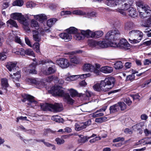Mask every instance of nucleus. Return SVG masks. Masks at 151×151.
Here are the masks:
<instances>
[{
    "label": "nucleus",
    "mask_w": 151,
    "mask_h": 151,
    "mask_svg": "<svg viewBox=\"0 0 151 151\" xmlns=\"http://www.w3.org/2000/svg\"><path fill=\"white\" fill-rule=\"evenodd\" d=\"M124 101L129 106L131 105L132 103V101L129 97H127L124 99Z\"/></svg>",
    "instance_id": "69168bd1"
},
{
    "label": "nucleus",
    "mask_w": 151,
    "mask_h": 151,
    "mask_svg": "<svg viewBox=\"0 0 151 151\" xmlns=\"http://www.w3.org/2000/svg\"><path fill=\"white\" fill-rule=\"evenodd\" d=\"M51 60H40L38 62V65H39L40 64L43 65L45 64V63H49L51 62Z\"/></svg>",
    "instance_id": "052dcab7"
},
{
    "label": "nucleus",
    "mask_w": 151,
    "mask_h": 151,
    "mask_svg": "<svg viewBox=\"0 0 151 151\" xmlns=\"http://www.w3.org/2000/svg\"><path fill=\"white\" fill-rule=\"evenodd\" d=\"M44 111L53 110L56 112H60L63 110V105L61 103H55L54 104L46 103L41 106Z\"/></svg>",
    "instance_id": "423d86ee"
},
{
    "label": "nucleus",
    "mask_w": 151,
    "mask_h": 151,
    "mask_svg": "<svg viewBox=\"0 0 151 151\" xmlns=\"http://www.w3.org/2000/svg\"><path fill=\"white\" fill-rule=\"evenodd\" d=\"M114 66L116 69H121L123 67L122 63L121 61L116 62L114 64Z\"/></svg>",
    "instance_id": "c756f323"
},
{
    "label": "nucleus",
    "mask_w": 151,
    "mask_h": 151,
    "mask_svg": "<svg viewBox=\"0 0 151 151\" xmlns=\"http://www.w3.org/2000/svg\"><path fill=\"white\" fill-rule=\"evenodd\" d=\"M77 29L73 27H71L67 29V31L69 34H76L78 31Z\"/></svg>",
    "instance_id": "7c9ffc66"
},
{
    "label": "nucleus",
    "mask_w": 151,
    "mask_h": 151,
    "mask_svg": "<svg viewBox=\"0 0 151 151\" xmlns=\"http://www.w3.org/2000/svg\"><path fill=\"white\" fill-rule=\"evenodd\" d=\"M31 25L32 27H34L37 29H38L39 28V26L37 22L34 19L32 20L31 22Z\"/></svg>",
    "instance_id": "2f4dec72"
},
{
    "label": "nucleus",
    "mask_w": 151,
    "mask_h": 151,
    "mask_svg": "<svg viewBox=\"0 0 151 151\" xmlns=\"http://www.w3.org/2000/svg\"><path fill=\"white\" fill-rule=\"evenodd\" d=\"M80 31V30L78 31L74 35V39L77 40H82L84 39V36L82 35Z\"/></svg>",
    "instance_id": "b1692460"
},
{
    "label": "nucleus",
    "mask_w": 151,
    "mask_h": 151,
    "mask_svg": "<svg viewBox=\"0 0 151 151\" xmlns=\"http://www.w3.org/2000/svg\"><path fill=\"white\" fill-rule=\"evenodd\" d=\"M134 27V25L132 22H128L125 24L124 28L126 30H130L133 29Z\"/></svg>",
    "instance_id": "a878e982"
},
{
    "label": "nucleus",
    "mask_w": 151,
    "mask_h": 151,
    "mask_svg": "<svg viewBox=\"0 0 151 151\" xmlns=\"http://www.w3.org/2000/svg\"><path fill=\"white\" fill-rule=\"evenodd\" d=\"M57 69L55 65H52L48 68L47 70L45 71V74L49 75L53 74L56 72Z\"/></svg>",
    "instance_id": "aec40b11"
},
{
    "label": "nucleus",
    "mask_w": 151,
    "mask_h": 151,
    "mask_svg": "<svg viewBox=\"0 0 151 151\" xmlns=\"http://www.w3.org/2000/svg\"><path fill=\"white\" fill-rule=\"evenodd\" d=\"M6 23L8 26H9L8 24H9L15 27H18L17 25L16 22L12 19H10L8 20L6 22Z\"/></svg>",
    "instance_id": "ea45409f"
},
{
    "label": "nucleus",
    "mask_w": 151,
    "mask_h": 151,
    "mask_svg": "<svg viewBox=\"0 0 151 151\" xmlns=\"http://www.w3.org/2000/svg\"><path fill=\"white\" fill-rule=\"evenodd\" d=\"M13 77H12V80L14 83L16 82H19L20 80L21 76H18V77H17V76H12Z\"/></svg>",
    "instance_id": "4d7b16f0"
},
{
    "label": "nucleus",
    "mask_w": 151,
    "mask_h": 151,
    "mask_svg": "<svg viewBox=\"0 0 151 151\" xmlns=\"http://www.w3.org/2000/svg\"><path fill=\"white\" fill-rule=\"evenodd\" d=\"M14 41L15 42L19 44H22L21 39L18 36H16L15 37Z\"/></svg>",
    "instance_id": "774afa93"
},
{
    "label": "nucleus",
    "mask_w": 151,
    "mask_h": 151,
    "mask_svg": "<svg viewBox=\"0 0 151 151\" xmlns=\"http://www.w3.org/2000/svg\"><path fill=\"white\" fill-rule=\"evenodd\" d=\"M117 104L119 107V108H120L122 111L124 110L127 108V105L123 102H118Z\"/></svg>",
    "instance_id": "473e14b6"
},
{
    "label": "nucleus",
    "mask_w": 151,
    "mask_h": 151,
    "mask_svg": "<svg viewBox=\"0 0 151 151\" xmlns=\"http://www.w3.org/2000/svg\"><path fill=\"white\" fill-rule=\"evenodd\" d=\"M134 2L133 0H116L115 4H111L110 3L109 5L112 6H117L116 11L123 16L126 15L125 11L127 10L129 16L135 17L137 16L136 9L133 7H131Z\"/></svg>",
    "instance_id": "f257e3e1"
},
{
    "label": "nucleus",
    "mask_w": 151,
    "mask_h": 151,
    "mask_svg": "<svg viewBox=\"0 0 151 151\" xmlns=\"http://www.w3.org/2000/svg\"><path fill=\"white\" fill-rule=\"evenodd\" d=\"M6 53L5 52H2L0 53V60H4L6 59Z\"/></svg>",
    "instance_id": "5fc2aeb1"
},
{
    "label": "nucleus",
    "mask_w": 151,
    "mask_h": 151,
    "mask_svg": "<svg viewBox=\"0 0 151 151\" xmlns=\"http://www.w3.org/2000/svg\"><path fill=\"white\" fill-rule=\"evenodd\" d=\"M141 9L142 11L144 12L145 13H146L147 14L150 13L151 11L150 7L147 5H144Z\"/></svg>",
    "instance_id": "c9c22d12"
},
{
    "label": "nucleus",
    "mask_w": 151,
    "mask_h": 151,
    "mask_svg": "<svg viewBox=\"0 0 151 151\" xmlns=\"http://www.w3.org/2000/svg\"><path fill=\"white\" fill-rule=\"evenodd\" d=\"M145 27H151V19L149 18L144 23Z\"/></svg>",
    "instance_id": "a18cd8bd"
},
{
    "label": "nucleus",
    "mask_w": 151,
    "mask_h": 151,
    "mask_svg": "<svg viewBox=\"0 0 151 151\" xmlns=\"http://www.w3.org/2000/svg\"><path fill=\"white\" fill-rule=\"evenodd\" d=\"M27 83L29 84H35L42 86H46L47 85V79L43 80L42 81H39L38 79L31 78H28L25 80Z\"/></svg>",
    "instance_id": "6e6552de"
},
{
    "label": "nucleus",
    "mask_w": 151,
    "mask_h": 151,
    "mask_svg": "<svg viewBox=\"0 0 151 151\" xmlns=\"http://www.w3.org/2000/svg\"><path fill=\"white\" fill-rule=\"evenodd\" d=\"M88 139L87 137H81V138L78 139V142L79 143H84L88 141Z\"/></svg>",
    "instance_id": "603ef678"
},
{
    "label": "nucleus",
    "mask_w": 151,
    "mask_h": 151,
    "mask_svg": "<svg viewBox=\"0 0 151 151\" xmlns=\"http://www.w3.org/2000/svg\"><path fill=\"white\" fill-rule=\"evenodd\" d=\"M115 78L113 77L106 78L104 80L101 81L100 83H97L93 86L94 90L96 91H100L102 90L106 91L111 89L114 86Z\"/></svg>",
    "instance_id": "7ed1b4c3"
},
{
    "label": "nucleus",
    "mask_w": 151,
    "mask_h": 151,
    "mask_svg": "<svg viewBox=\"0 0 151 151\" xmlns=\"http://www.w3.org/2000/svg\"><path fill=\"white\" fill-rule=\"evenodd\" d=\"M96 15V13L93 12L90 13H86V14L84 15V16L86 17L89 18L91 17H94Z\"/></svg>",
    "instance_id": "6e6d98bb"
},
{
    "label": "nucleus",
    "mask_w": 151,
    "mask_h": 151,
    "mask_svg": "<svg viewBox=\"0 0 151 151\" xmlns=\"http://www.w3.org/2000/svg\"><path fill=\"white\" fill-rule=\"evenodd\" d=\"M124 140V138L123 137H119L113 140V142H119V141L123 142Z\"/></svg>",
    "instance_id": "de8ad7c7"
},
{
    "label": "nucleus",
    "mask_w": 151,
    "mask_h": 151,
    "mask_svg": "<svg viewBox=\"0 0 151 151\" xmlns=\"http://www.w3.org/2000/svg\"><path fill=\"white\" fill-rule=\"evenodd\" d=\"M72 13L73 14L78 15H84L86 14V13L83 12L82 11L76 10L73 11Z\"/></svg>",
    "instance_id": "37998d69"
},
{
    "label": "nucleus",
    "mask_w": 151,
    "mask_h": 151,
    "mask_svg": "<svg viewBox=\"0 0 151 151\" xmlns=\"http://www.w3.org/2000/svg\"><path fill=\"white\" fill-rule=\"evenodd\" d=\"M28 121L27 119V117L26 116L23 117V116H20L18 117L17 118L16 122H19L20 121Z\"/></svg>",
    "instance_id": "864d4df0"
},
{
    "label": "nucleus",
    "mask_w": 151,
    "mask_h": 151,
    "mask_svg": "<svg viewBox=\"0 0 151 151\" xmlns=\"http://www.w3.org/2000/svg\"><path fill=\"white\" fill-rule=\"evenodd\" d=\"M25 54L34 57H35L33 51L30 49H28L25 50Z\"/></svg>",
    "instance_id": "e433bc0d"
},
{
    "label": "nucleus",
    "mask_w": 151,
    "mask_h": 151,
    "mask_svg": "<svg viewBox=\"0 0 151 151\" xmlns=\"http://www.w3.org/2000/svg\"><path fill=\"white\" fill-rule=\"evenodd\" d=\"M17 63L9 62L6 65V67L9 71H14L15 69H18V67L17 66Z\"/></svg>",
    "instance_id": "2eb2a0df"
},
{
    "label": "nucleus",
    "mask_w": 151,
    "mask_h": 151,
    "mask_svg": "<svg viewBox=\"0 0 151 151\" xmlns=\"http://www.w3.org/2000/svg\"><path fill=\"white\" fill-rule=\"evenodd\" d=\"M36 5L32 1L28 2L27 3L26 6L27 8H32L35 7Z\"/></svg>",
    "instance_id": "09e8293b"
},
{
    "label": "nucleus",
    "mask_w": 151,
    "mask_h": 151,
    "mask_svg": "<svg viewBox=\"0 0 151 151\" xmlns=\"http://www.w3.org/2000/svg\"><path fill=\"white\" fill-rule=\"evenodd\" d=\"M143 4L142 2L140 1L136 2V5L137 6V10L139 13V15L140 16H141V17H142V16L144 14V12H141L140 9H142L144 5Z\"/></svg>",
    "instance_id": "4be33fe9"
},
{
    "label": "nucleus",
    "mask_w": 151,
    "mask_h": 151,
    "mask_svg": "<svg viewBox=\"0 0 151 151\" xmlns=\"http://www.w3.org/2000/svg\"><path fill=\"white\" fill-rule=\"evenodd\" d=\"M110 113H114L117 111L119 110L117 104H116L111 106L109 108Z\"/></svg>",
    "instance_id": "bb28decb"
},
{
    "label": "nucleus",
    "mask_w": 151,
    "mask_h": 151,
    "mask_svg": "<svg viewBox=\"0 0 151 151\" xmlns=\"http://www.w3.org/2000/svg\"><path fill=\"white\" fill-rule=\"evenodd\" d=\"M81 61V59L80 58L76 56L70 59L71 63L76 64L80 63Z\"/></svg>",
    "instance_id": "cd10ccee"
},
{
    "label": "nucleus",
    "mask_w": 151,
    "mask_h": 151,
    "mask_svg": "<svg viewBox=\"0 0 151 151\" xmlns=\"http://www.w3.org/2000/svg\"><path fill=\"white\" fill-rule=\"evenodd\" d=\"M103 34L104 33L101 31H97L95 32L92 31L91 37L99 38L102 37Z\"/></svg>",
    "instance_id": "5701e85b"
},
{
    "label": "nucleus",
    "mask_w": 151,
    "mask_h": 151,
    "mask_svg": "<svg viewBox=\"0 0 151 151\" xmlns=\"http://www.w3.org/2000/svg\"><path fill=\"white\" fill-rule=\"evenodd\" d=\"M61 88V86L55 85L51 88L50 91L51 93L54 95L63 96L65 101L68 104H72L74 101L70 98L68 93H65L63 90Z\"/></svg>",
    "instance_id": "20e7f679"
},
{
    "label": "nucleus",
    "mask_w": 151,
    "mask_h": 151,
    "mask_svg": "<svg viewBox=\"0 0 151 151\" xmlns=\"http://www.w3.org/2000/svg\"><path fill=\"white\" fill-rule=\"evenodd\" d=\"M24 19L23 20H21L19 22L22 24L24 26H26L27 25H29V23L27 21L26 19L24 17Z\"/></svg>",
    "instance_id": "bf43d9fd"
},
{
    "label": "nucleus",
    "mask_w": 151,
    "mask_h": 151,
    "mask_svg": "<svg viewBox=\"0 0 151 151\" xmlns=\"http://www.w3.org/2000/svg\"><path fill=\"white\" fill-rule=\"evenodd\" d=\"M48 76L47 79V83H50L51 81L53 80L54 78V82L56 83H58L60 84H62L64 83V81L62 79H58L57 76Z\"/></svg>",
    "instance_id": "4468645a"
},
{
    "label": "nucleus",
    "mask_w": 151,
    "mask_h": 151,
    "mask_svg": "<svg viewBox=\"0 0 151 151\" xmlns=\"http://www.w3.org/2000/svg\"><path fill=\"white\" fill-rule=\"evenodd\" d=\"M33 39L34 40L37 42L40 41L41 38L40 35L38 31L34 30L32 31Z\"/></svg>",
    "instance_id": "f3484780"
},
{
    "label": "nucleus",
    "mask_w": 151,
    "mask_h": 151,
    "mask_svg": "<svg viewBox=\"0 0 151 151\" xmlns=\"http://www.w3.org/2000/svg\"><path fill=\"white\" fill-rule=\"evenodd\" d=\"M11 17L14 19H17L19 22L21 20H23L24 19V17L21 14L17 13H15L12 14L11 15Z\"/></svg>",
    "instance_id": "dca6fc26"
},
{
    "label": "nucleus",
    "mask_w": 151,
    "mask_h": 151,
    "mask_svg": "<svg viewBox=\"0 0 151 151\" xmlns=\"http://www.w3.org/2000/svg\"><path fill=\"white\" fill-rule=\"evenodd\" d=\"M57 20L56 18H51L49 19L47 22V26L49 27H51Z\"/></svg>",
    "instance_id": "393cba45"
},
{
    "label": "nucleus",
    "mask_w": 151,
    "mask_h": 151,
    "mask_svg": "<svg viewBox=\"0 0 151 151\" xmlns=\"http://www.w3.org/2000/svg\"><path fill=\"white\" fill-rule=\"evenodd\" d=\"M35 139H24L23 141L25 143H29V144H32L33 142H34Z\"/></svg>",
    "instance_id": "680f3d73"
},
{
    "label": "nucleus",
    "mask_w": 151,
    "mask_h": 151,
    "mask_svg": "<svg viewBox=\"0 0 151 151\" xmlns=\"http://www.w3.org/2000/svg\"><path fill=\"white\" fill-rule=\"evenodd\" d=\"M14 75H18L21 74V71L18 67V69H15L14 71H12Z\"/></svg>",
    "instance_id": "0e129e2a"
},
{
    "label": "nucleus",
    "mask_w": 151,
    "mask_h": 151,
    "mask_svg": "<svg viewBox=\"0 0 151 151\" xmlns=\"http://www.w3.org/2000/svg\"><path fill=\"white\" fill-rule=\"evenodd\" d=\"M56 63L58 65L62 68H66L70 65L68 60L65 58H61L56 60Z\"/></svg>",
    "instance_id": "9b49d317"
},
{
    "label": "nucleus",
    "mask_w": 151,
    "mask_h": 151,
    "mask_svg": "<svg viewBox=\"0 0 151 151\" xmlns=\"http://www.w3.org/2000/svg\"><path fill=\"white\" fill-rule=\"evenodd\" d=\"M83 70L84 71L93 73L96 75L97 73H99L100 72V71H99V70L95 69L93 65L89 63L85 64L83 66Z\"/></svg>",
    "instance_id": "1a4fd4ad"
},
{
    "label": "nucleus",
    "mask_w": 151,
    "mask_h": 151,
    "mask_svg": "<svg viewBox=\"0 0 151 151\" xmlns=\"http://www.w3.org/2000/svg\"><path fill=\"white\" fill-rule=\"evenodd\" d=\"M91 123V121L89 119L87 121L83 122L80 124H76L75 125V129L77 131H80L86 128L87 126H88Z\"/></svg>",
    "instance_id": "f8f14e48"
},
{
    "label": "nucleus",
    "mask_w": 151,
    "mask_h": 151,
    "mask_svg": "<svg viewBox=\"0 0 151 151\" xmlns=\"http://www.w3.org/2000/svg\"><path fill=\"white\" fill-rule=\"evenodd\" d=\"M52 119L56 122H60L61 121V119L60 116L58 115H55L52 116Z\"/></svg>",
    "instance_id": "c03bdc74"
},
{
    "label": "nucleus",
    "mask_w": 151,
    "mask_h": 151,
    "mask_svg": "<svg viewBox=\"0 0 151 151\" xmlns=\"http://www.w3.org/2000/svg\"><path fill=\"white\" fill-rule=\"evenodd\" d=\"M79 78V77L78 76H68L66 79L65 80L68 81H75Z\"/></svg>",
    "instance_id": "a19ab883"
},
{
    "label": "nucleus",
    "mask_w": 151,
    "mask_h": 151,
    "mask_svg": "<svg viewBox=\"0 0 151 151\" xmlns=\"http://www.w3.org/2000/svg\"><path fill=\"white\" fill-rule=\"evenodd\" d=\"M113 71V68L112 67L108 66H106L102 67L99 70V71L100 72L97 73V75H100L101 74V73H112Z\"/></svg>",
    "instance_id": "ddd939ff"
},
{
    "label": "nucleus",
    "mask_w": 151,
    "mask_h": 151,
    "mask_svg": "<svg viewBox=\"0 0 151 151\" xmlns=\"http://www.w3.org/2000/svg\"><path fill=\"white\" fill-rule=\"evenodd\" d=\"M107 117H105L96 118L95 119V122L97 123H101L106 120Z\"/></svg>",
    "instance_id": "79ce46f5"
},
{
    "label": "nucleus",
    "mask_w": 151,
    "mask_h": 151,
    "mask_svg": "<svg viewBox=\"0 0 151 151\" xmlns=\"http://www.w3.org/2000/svg\"><path fill=\"white\" fill-rule=\"evenodd\" d=\"M120 35V31L117 29L112 30L108 32L105 36V40L99 41V46L104 48L109 47H113L114 42L113 41L117 40Z\"/></svg>",
    "instance_id": "f03ea898"
},
{
    "label": "nucleus",
    "mask_w": 151,
    "mask_h": 151,
    "mask_svg": "<svg viewBox=\"0 0 151 151\" xmlns=\"http://www.w3.org/2000/svg\"><path fill=\"white\" fill-rule=\"evenodd\" d=\"M91 115L93 117L96 118L102 116L104 115V114L103 112H99L98 111H96Z\"/></svg>",
    "instance_id": "72a5a7b5"
},
{
    "label": "nucleus",
    "mask_w": 151,
    "mask_h": 151,
    "mask_svg": "<svg viewBox=\"0 0 151 151\" xmlns=\"http://www.w3.org/2000/svg\"><path fill=\"white\" fill-rule=\"evenodd\" d=\"M129 34L130 37L129 41L132 44L139 42L143 37V33L139 30H132L129 32Z\"/></svg>",
    "instance_id": "39448f33"
},
{
    "label": "nucleus",
    "mask_w": 151,
    "mask_h": 151,
    "mask_svg": "<svg viewBox=\"0 0 151 151\" xmlns=\"http://www.w3.org/2000/svg\"><path fill=\"white\" fill-rule=\"evenodd\" d=\"M16 53L18 55L20 54L22 55H23L25 54V50L22 48H21L19 50L17 51L16 52Z\"/></svg>",
    "instance_id": "8fccbe9b"
},
{
    "label": "nucleus",
    "mask_w": 151,
    "mask_h": 151,
    "mask_svg": "<svg viewBox=\"0 0 151 151\" xmlns=\"http://www.w3.org/2000/svg\"><path fill=\"white\" fill-rule=\"evenodd\" d=\"M55 131H52L50 129H47L46 130H45V132L44 133V135H46V136H48V133H55Z\"/></svg>",
    "instance_id": "e2e57ef3"
},
{
    "label": "nucleus",
    "mask_w": 151,
    "mask_h": 151,
    "mask_svg": "<svg viewBox=\"0 0 151 151\" xmlns=\"http://www.w3.org/2000/svg\"><path fill=\"white\" fill-rule=\"evenodd\" d=\"M25 97L29 101L27 104V107L33 108L37 105V102L34 99L33 96L28 94H26Z\"/></svg>",
    "instance_id": "9d476101"
},
{
    "label": "nucleus",
    "mask_w": 151,
    "mask_h": 151,
    "mask_svg": "<svg viewBox=\"0 0 151 151\" xmlns=\"http://www.w3.org/2000/svg\"><path fill=\"white\" fill-rule=\"evenodd\" d=\"M55 141L58 145H61L65 142V140L59 138H57L55 139Z\"/></svg>",
    "instance_id": "3c124183"
},
{
    "label": "nucleus",
    "mask_w": 151,
    "mask_h": 151,
    "mask_svg": "<svg viewBox=\"0 0 151 151\" xmlns=\"http://www.w3.org/2000/svg\"><path fill=\"white\" fill-rule=\"evenodd\" d=\"M59 36L66 42L72 39L71 35L68 32L61 33L59 35Z\"/></svg>",
    "instance_id": "6ab92c4d"
},
{
    "label": "nucleus",
    "mask_w": 151,
    "mask_h": 151,
    "mask_svg": "<svg viewBox=\"0 0 151 151\" xmlns=\"http://www.w3.org/2000/svg\"><path fill=\"white\" fill-rule=\"evenodd\" d=\"M23 4L24 2L22 0H16L13 2L12 5L14 6H21Z\"/></svg>",
    "instance_id": "c85d7f7f"
},
{
    "label": "nucleus",
    "mask_w": 151,
    "mask_h": 151,
    "mask_svg": "<svg viewBox=\"0 0 151 151\" xmlns=\"http://www.w3.org/2000/svg\"><path fill=\"white\" fill-rule=\"evenodd\" d=\"M25 42L26 44L30 47H32V45L31 44L30 42L27 37H25Z\"/></svg>",
    "instance_id": "338daca9"
},
{
    "label": "nucleus",
    "mask_w": 151,
    "mask_h": 151,
    "mask_svg": "<svg viewBox=\"0 0 151 151\" xmlns=\"http://www.w3.org/2000/svg\"><path fill=\"white\" fill-rule=\"evenodd\" d=\"M91 45L93 46H99V41H96L94 40H91L90 41Z\"/></svg>",
    "instance_id": "13d9d810"
},
{
    "label": "nucleus",
    "mask_w": 151,
    "mask_h": 151,
    "mask_svg": "<svg viewBox=\"0 0 151 151\" xmlns=\"http://www.w3.org/2000/svg\"><path fill=\"white\" fill-rule=\"evenodd\" d=\"M113 47H118L124 50H127L130 49L131 47L130 45L127 40L124 39H120L119 43L114 42Z\"/></svg>",
    "instance_id": "0eeeda50"
},
{
    "label": "nucleus",
    "mask_w": 151,
    "mask_h": 151,
    "mask_svg": "<svg viewBox=\"0 0 151 151\" xmlns=\"http://www.w3.org/2000/svg\"><path fill=\"white\" fill-rule=\"evenodd\" d=\"M80 31L82 35L84 36V38L85 37H91V34H92V31L89 30H80Z\"/></svg>",
    "instance_id": "412c9836"
},
{
    "label": "nucleus",
    "mask_w": 151,
    "mask_h": 151,
    "mask_svg": "<svg viewBox=\"0 0 151 151\" xmlns=\"http://www.w3.org/2000/svg\"><path fill=\"white\" fill-rule=\"evenodd\" d=\"M68 90L70 92V95L72 97H75L78 95L77 91L73 88L68 89Z\"/></svg>",
    "instance_id": "f704fd0d"
},
{
    "label": "nucleus",
    "mask_w": 151,
    "mask_h": 151,
    "mask_svg": "<svg viewBox=\"0 0 151 151\" xmlns=\"http://www.w3.org/2000/svg\"><path fill=\"white\" fill-rule=\"evenodd\" d=\"M149 139V138L148 137L139 140V142L140 144H142L143 145L148 144V143H149L148 141Z\"/></svg>",
    "instance_id": "4c0bfd02"
},
{
    "label": "nucleus",
    "mask_w": 151,
    "mask_h": 151,
    "mask_svg": "<svg viewBox=\"0 0 151 151\" xmlns=\"http://www.w3.org/2000/svg\"><path fill=\"white\" fill-rule=\"evenodd\" d=\"M1 86L2 89L6 91L7 88L8 87L9 85L8 80L5 78H2L1 79ZM6 92V91H5Z\"/></svg>",
    "instance_id": "a211bd4d"
},
{
    "label": "nucleus",
    "mask_w": 151,
    "mask_h": 151,
    "mask_svg": "<svg viewBox=\"0 0 151 151\" xmlns=\"http://www.w3.org/2000/svg\"><path fill=\"white\" fill-rule=\"evenodd\" d=\"M142 123H141L137 124L132 127L134 129H136L137 130H139L141 129L142 127Z\"/></svg>",
    "instance_id": "49530a36"
},
{
    "label": "nucleus",
    "mask_w": 151,
    "mask_h": 151,
    "mask_svg": "<svg viewBox=\"0 0 151 151\" xmlns=\"http://www.w3.org/2000/svg\"><path fill=\"white\" fill-rule=\"evenodd\" d=\"M33 48L38 53H40V44L38 42H35L34 43L33 45Z\"/></svg>",
    "instance_id": "58836bf2"
}]
</instances>
